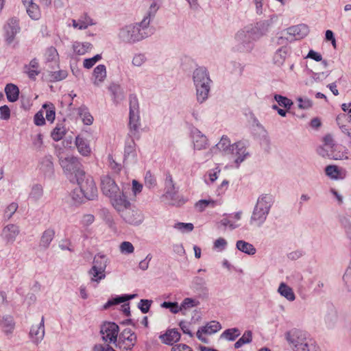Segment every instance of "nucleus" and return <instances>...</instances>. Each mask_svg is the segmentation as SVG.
I'll return each mask as SVG.
<instances>
[{
	"instance_id": "nucleus-1",
	"label": "nucleus",
	"mask_w": 351,
	"mask_h": 351,
	"mask_svg": "<svg viewBox=\"0 0 351 351\" xmlns=\"http://www.w3.org/2000/svg\"><path fill=\"white\" fill-rule=\"evenodd\" d=\"M158 8L156 2H152L141 22L121 27L117 33L119 40L124 44L134 45L149 37L152 34L149 24Z\"/></svg>"
},
{
	"instance_id": "nucleus-2",
	"label": "nucleus",
	"mask_w": 351,
	"mask_h": 351,
	"mask_svg": "<svg viewBox=\"0 0 351 351\" xmlns=\"http://www.w3.org/2000/svg\"><path fill=\"white\" fill-rule=\"evenodd\" d=\"M277 20L278 16L272 15L268 19L258 22L254 27H247L239 30L234 36L232 49L241 53L251 51L253 49V42L265 35Z\"/></svg>"
},
{
	"instance_id": "nucleus-3",
	"label": "nucleus",
	"mask_w": 351,
	"mask_h": 351,
	"mask_svg": "<svg viewBox=\"0 0 351 351\" xmlns=\"http://www.w3.org/2000/svg\"><path fill=\"white\" fill-rule=\"evenodd\" d=\"M274 204V198L270 194H262L258 196L253 208L250 224L256 228H261L267 221Z\"/></svg>"
},
{
	"instance_id": "nucleus-4",
	"label": "nucleus",
	"mask_w": 351,
	"mask_h": 351,
	"mask_svg": "<svg viewBox=\"0 0 351 351\" xmlns=\"http://www.w3.org/2000/svg\"><path fill=\"white\" fill-rule=\"evenodd\" d=\"M196 100L199 104L205 102L209 96L212 80L205 68L199 67L193 73Z\"/></svg>"
},
{
	"instance_id": "nucleus-5",
	"label": "nucleus",
	"mask_w": 351,
	"mask_h": 351,
	"mask_svg": "<svg viewBox=\"0 0 351 351\" xmlns=\"http://www.w3.org/2000/svg\"><path fill=\"white\" fill-rule=\"evenodd\" d=\"M56 154L59 159L60 165L67 178L71 181H74L80 177L84 176V171L78 158L74 156L64 157L63 149L59 148L56 149Z\"/></svg>"
},
{
	"instance_id": "nucleus-6",
	"label": "nucleus",
	"mask_w": 351,
	"mask_h": 351,
	"mask_svg": "<svg viewBox=\"0 0 351 351\" xmlns=\"http://www.w3.org/2000/svg\"><path fill=\"white\" fill-rule=\"evenodd\" d=\"M109 263L110 259L104 254H97L95 256L92 267L88 271L90 282L94 287L97 286L101 280L106 278V269Z\"/></svg>"
},
{
	"instance_id": "nucleus-7",
	"label": "nucleus",
	"mask_w": 351,
	"mask_h": 351,
	"mask_svg": "<svg viewBox=\"0 0 351 351\" xmlns=\"http://www.w3.org/2000/svg\"><path fill=\"white\" fill-rule=\"evenodd\" d=\"M285 337L290 348L298 351L310 337L301 330L292 328L285 333Z\"/></svg>"
},
{
	"instance_id": "nucleus-8",
	"label": "nucleus",
	"mask_w": 351,
	"mask_h": 351,
	"mask_svg": "<svg viewBox=\"0 0 351 351\" xmlns=\"http://www.w3.org/2000/svg\"><path fill=\"white\" fill-rule=\"evenodd\" d=\"M76 181L87 200H93L97 197V188L93 178L84 174V176L77 178Z\"/></svg>"
},
{
	"instance_id": "nucleus-9",
	"label": "nucleus",
	"mask_w": 351,
	"mask_h": 351,
	"mask_svg": "<svg viewBox=\"0 0 351 351\" xmlns=\"http://www.w3.org/2000/svg\"><path fill=\"white\" fill-rule=\"evenodd\" d=\"M130 121L129 126L130 133L132 135H135L138 133L140 124L139 117V106L138 101L136 97H130Z\"/></svg>"
},
{
	"instance_id": "nucleus-10",
	"label": "nucleus",
	"mask_w": 351,
	"mask_h": 351,
	"mask_svg": "<svg viewBox=\"0 0 351 351\" xmlns=\"http://www.w3.org/2000/svg\"><path fill=\"white\" fill-rule=\"evenodd\" d=\"M230 152L228 157L234 162L237 168L249 155L245 145L242 141L233 143Z\"/></svg>"
},
{
	"instance_id": "nucleus-11",
	"label": "nucleus",
	"mask_w": 351,
	"mask_h": 351,
	"mask_svg": "<svg viewBox=\"0 0 351 351\" xmlns=\"http://www.w3.org/2000/svg\"><path fill=\"white\" fill-rule=\"evenodd\" d=\"M3 29L5 41L8 45L12 44L16 35L21 29L19 19L16 17L8 19L3 25Z\"/></svg>"
},
{
	"instance_id": "nucleus-12",
	"label": "nucleus",
	"mask_w": 351,
	"mask_h": 351,
	"mask_svg": "<svg viewBox=\"0 0 351 351\" xmlns=\"http://www.w3.org/2000/svg\"><path fill=\"white\" fill-rule=\"evenodd\" d=\"M232 146V144H231L229 138L226 136H223L220 141L205 154V158L209 159L215 154H221L228 157V154L230 153Z\"/></svg>"
},
{
	"instance_id": "nucleus-13",
	"label": "nucleus",
	"mask_w": 351,
	"mask_h": 351,
	"mask_svg": "<svg viewBox=\"0 0 351 351\" xmlns=\"http://www.w3.org/2000/svg\"><path fill=\"white\" fill-rule=\"evenodd\" d=\"M119 326L112 322L104 324L101 328L102 339L108 343H115L117 340Z\"/></svg>"
},
{
	"instance_id": "nucleus-14",
	"label": "nucleus",
	"mask_w": 351,
	"mask_h": 351,
	"mask_svg": "<svg viewBox=\"0 0 351 351\" xmlns=\"http://www.w3.org/2000/svg\"><path fill=\"white\" fill-rule=\"evenodd\" d=\"M121 216L126 223L133 226L141 224L144 219L142 212L131 206L123 211Z\"/></svg>"
},
{
	"instance_id": "nucleus-15",
	"label": "nucleus",
	"mask_w": 351,
	"mask_h": 351,
	"mask_svg": "<svg viewBox=\"0 0 351 351\" xmlns=\"http://www.w3.org/2000/svg\"><path fill=\"white\" fill-rule=\"evenodd\" d=\"M101 188L103 193L108 197H115L120 189L115 181L109 176H103L101 178Z\"/></svg>"
},
{
	"instance_id": "nucleus-16",
	"label": "nucleus",
	"mask_w": 351,
	"mask_h": 351,
	"mask_svg": "<svg viewBox=\"0 0 351 351\" xmlns=\"http://www.w3.org/2000/svg\"><path fill=\"white\" fill-rule=\"evenodd\" d=\"M110 200L113 207L119 213L120 215L131 206L130 201L128 199L126 195L123 191L117 193L115 197H111Z\"/></svg>"
},
{
	"instance_id": "nucleus-17",
	"label": "nucleus",
	"mask_w": 351,
	"mask_h": 351,
	"mask_svg": "<svg viewBox=\"0 0 351 351\" xmlns=\"http://www.w3.org/2000/svg\"><path fill=\"white\" fill-rule=\"evenodd\" d=\"M136 337L130 330H125L118 341V347L123 351H131L136 342Z\"/></svg>"
},
{
	"instance_id": "nucleus-18",
	"label": "nucleus",
	"mask_w": 351,
	"mask_h": 351,
	"mask_svg": "<svg viewBox=\"0 0 351 351\" xmlns=\"http://www.w3.org/2000/svg\"><path fill=\"white\" fill-rule=\"evenodd\" d=\"M192 142L195 150L206 149L208 145V139L199 130L192 131Z\"/></svg>"
},
{
	"instance_id": "nucleus-19",
	"label": "nucleus",
	"mask_w": 351,
	"mask_h": 351,
	"mask_svg": "<svg viewBox=\"0 0 351 351\" xmlns=\"http://www.w3.org/2000/svg\"><path fill=\"white\" fill-rule=\"evenodd\" d=\"M45 336V318L41 317L40 323L37 326H32L30 332L29 337L32 341L35 344H38L43 339Z\"/></svg>"
},
{
	"instance_id": "nucleus-20",
	"label": "nucleus",
	"mask_w": 351,
	"mask_h": 351,
	"mask_svg": "<svg viewBox=\"0 0 351 351\" xmlns=\"http://www.w3.org/2000/svg\"><path fill=\"white\" fill-rule=\"evenodd\" d=\"M286 31L290 36H293L295 40H300L308 35L309 29L305 24H299L287 28Z\"/></svg>"
},
{
	"instance_id": "nucleus-21",
	"label": "nucleus",
	"mask_w": 351,
	"mask_h": 351,
	"mask_svg": "<svg viewBox=\"0 0 351 351\" xmlns=\"http://www.w3.org/2000/svg\"><path fill=\"white\" fill-rule=\"evenodd\" d=\"M19 233L20 228L15 224H8L3 229V237L7 243L12 244Z\"/></svg>"
},
{
	"instance_id": "nucleus-22",
	"label": "nucleus",
	"mask_w": 351,
	"mask_h": 351,
	"mask_svg": "<svg viewBox=\"0 0 351 351\" xmlns=\"http://www.w3.org/2000/svg\"><path fill=\"white\" fill-rule=\"evenodd\" d=\"M242 215L243 212L239 210L223 217L220 223L224 227H229L231 230L236 229L240 226V224L238 223L237 221L241 219Z\"/></svg>"
},
{
	"instance_id": "nucleus-23",
	"label": "nucleus",
	"mask_w": 351,
	"mask_h": 351,
	"mask_svg": "<svg viewBox=\"0 0 351 351\" xmlns=\"http://www.w3.org/2000/svg\"><path fill=\"white\" fill-rule=\"evenodd\" d=\"M107 71L104 64H99L93 72L92 81L95 86H100L106 79Z\"/></svg>"
},
{
	"instance_id": "nucleus-24",
	"label": "nucleus",
	"mask_w": 351,
	"mask_h": 351,
	"mask_svg": "<svg viewBox=\"0 0 351 351\" xmlns=\"http://www.w3.org/2000/svg\"><path fill=\"white\" fill-rule=\"evenodd\" d=\"M39 169L45 177H51L54 172L52 156L49 155L42 158L39 165Z\"/></svg>"
},
{
	"instance_id": "nucleus-25",
	"label": "nucleus",
	"mask_w": 351,
	"mask_h": 351,
	"mask_svg": "<svg viewBox=\"0 0 351 351\" xmlns=\"http://www.w3.org/2000/svg\"><path fill=\"white\" fill-rule=\"evenodd\" d=\"M71 25L80 30L86 29L89 26H92L95 24L93 19L90 18L87 14L82 15L78 19H72Z\"/></svg>"
},
{
	"instance_id": "nucleus-26",
	"label": "nucleus",
	"mask_w": 351,
	"mask_h": 351,
	"mask_svg": "<svg viewBox=\"0 0 351 351\" xmlns=\"http://www.w3.org/2000/svg\"><path fill=\"white\" fill-rule=\"evenodd\" d=\"M180 338V334L176 329L168 330L165 334L160 336V339L163 343L169 345L177 342L179 341Z\"/></svg>"
},
{
	"instance_id": "nucleus-27",
	"label": "nucleus",
	"mask_w": 351,
	"mask_h": 351,
	"mask_svg": "<svg viewBox=\"0 0 351 351\" xmlns=\"http://www.w3.org/2000/svg\"><path fill=\"white\" fill-rule=\"evenodd\" d=\"M277 291L282 297L289 302H293L295 300V295L293 289L285 282L280 283Z\"/></svg>"
},
{
	"instance_id": "nucleus-28",
	"label": "nucleus",
	"mask_w": 351,
	"mask_h": 351,
	"mask_svg": "<svg viewBox=\"0 0 351 351\" xmlns=\"http://www.w3.org/2000/svg\"><path fill=\"white\" fill-rule=\"evenodd\" d=\"M75 145L77 148L79 153L84 156H88L90 154L91 149L88 141L82 137L77 136L75 138Z\"/></svg>"
},
{
	"instance_id": "nucleus-29",
	"label": "nucleus",
	"mask_w": 351,
	"mask_h": 351,
	"mask_svg": "<svg viewBox=\"0 0 351 351\" xmlns=\"http://www.w3.org/2000/svg\"><path fill=\"white\" fill-rule=\"evenodd\" d=\"M29 1L30 2H23L26 7L27 13L32 19L38 20L41 16L39 7L36 3H33L32 0Z\"/></svg>"
},
{
	"instance_id": "nucleus-30",
	"label": "nucleus",
	"mask_w": 351,
	"mask_h": 351,
	"mask_svg": "<svg viewBox=\"0 0 351 351\" xmlns=\"http://www.w3.org/2000/svg\"><path fill=\"white\" fill-rule=\"evenodd\" d=\"M55 236V231L52 228L45 230L41 236L40 241V247L44 250L47 249Z\"/></svg>"
},
{
	"instance_id": "nucleus-31",
	"label": "nucleus",
	"mask_w": 351,
	"mask_h": 351,
	"mask_svg": "<svg viewBox=\"0 0 351 351\" xmlns=\"http://www.w3.org/2000/svg\"><path fill=\"white\" fill-rule=\"evenodd\" d=\"M163 197L172 206H179L184 203L183 197L179 195L178 190L170 193H165Z\"/></svg>"
},
{
	"instance_id": "nucleus-32",
	"label": "nucleus",
	"mask_w": 351,
	"mask_h": 351,
	"mask_svg": "<svg viewBox=\"0 0 351 351\" xmlns=\"http://www.w3.org/2000/svg\"><path fill=\"white\" fill-rule=\"evenodd\" d=\"M5 93L10 102H15L19 99V89L13 84H8L5 87Z\"/></svg>"
},
{
	"instance_id": "nucleus-33",
	"label": "nucleus",
	"mask_w": 351,
	"mask_h": 351,
	"mask_svg": "<svg viewBox=\"0 0 351 351\" xmlns=\"http://www.w3.org/2000/svg\"><path fill=\"white\" fill-rule=\"evenodd\" d=\"M236 248L248 255H254L256 252V250L254 246L243 240H239L236 243Z\"/></svg>"
},
{
	"instance_id": "nucleus-34",
	"label": "nucleus",
	"mask_w": 351,
	"mask_h": 351,
	"mask_svg": "<svg viewBox=\"0 0 351 351\" xmlns=\"http://www.w3.org/2000/svg\"><path fill=\"white\" fill-rule=\"evenodd\" d=\"M137 296L136 294H131V295H118L115 298H113L110 300H109L104 306V308L105 309L109 308L110 306L112 305L119 304L123 302H125L128 300H132L135 298Z\"/></svg>"
},
{
	"instance_id": "nucleus-35",
	"label": "nucleus",
	"mask_w": 351,
	"mask_h": 351,
	"mask_svg": "<svg viewBox=\"0 0 351 351\" xmlns=\"http://www.w3.org/2000/svg\"><path fill=\"white\" fill-rule=\"evenodd\" d=\"M38 62L36 59H33L30 61L28 65L25 66V73L31 79H35L36 77L40 73L38 70Z\"/></svg>"
},
{
	"instance_id": "nucleus-36",
	"label": "nucleus",
	"mask_w": 351,
	"mask_h": 351,
	"mask_svg": "<svg viewBox=\"0 0 351 351\" xmlns=\"http://www.w3.org/2000/svg\"><path fill=\"white\" fill-rule=\"evenodd\" d=\"M288 53L289 49L287 47H282L278 49L274 55L273 60L274 64L277 66L282 65L286 60Z\"/></svg>"
},
{
	"instance_id": "nucleus-37",
	"label": "nucleus",
	"mask_w": 351,
	"mask_h": 351,
	"mask_svg": "<svg viewBox=\"0 0 351 351\" xmlns=\"http://www.w3.org/2000/svg\"><path fill=\"white\" fill-rule=\"evenodd\" d=\"M136 158V152L135 149V143L134 141H131L128 143L124 150V158L125 160L133 161Z\"/></svg>"
},
{
	"instance_id": "nucleus-38",
	"label": "nucleus",
	"mask_w": 351,
	"mask_h": 351,
	"mask_svg": "<svg viewBox=\"0 0 351 351\" xmlns=\"http://www.w3.org/2000/svg\"><path fill=\"white\" fill-rule=\"evenodd\" d=\"M43 195V187L41 184H36L32 186L29 198L33 202H38Z\"/></svg>"
},
{
	"instance_id": "nucleus-39",
	"label": "nucleus",
	"mask_w": 351,
	"mask_h": 351,
	"mask_svg": "<svg viewBox=\"0 0 351 351\" xmlns=\"http://www.w3.org/2000/svg\"><path fill=\"white\" fill-rule=\"evenodd\" d=\"M92 48L90 43L75 42L73 44V51L77 55H84Z\"/></svg>"
},
{
	"instance_id": "nucleus-40",
	"label": "nucleus",
	"mask_w": 351,
	"mask_h": 351,
	"mask_svg": "<svg viewBox=\"0 0 351 351\" xmlns=\"http://www.w3.org/2000/svg\"><path fill=\"white\" fill-rule=\"evenodd\" d=\"M147 62V58L144 53H136L133 55L132 58V65L134 67H142Z\"/></svg>"
},
{
	"instance_id": "nucleus-41",
	"label": "nucleus",
	"mask_w": 351,
	"mask_h": 351,
	"mask_svg": "<svg viewBox=\"0 0 351 351\" xmlns=\"http://www.w3.org/2000/svg\"><path fill=\"white\" fill-rule=\"evenodd\" d=\"M14 319L10 315H5L3 317L1 326L6 334L12 333L14 328Z\"/></svg>"
},
{
	"instance_id": "nucleus-42",
	"label": "nucleus",
	"mask_w": 351,
	"mask_h": 351,
	"mask_svg": "<svg viewBox=\"0 0 351 351\" xmlns=\"http://www.w3.org/2000/svg\"><path fill=\"white\" fill-rule=\"evenodd\" d=\"M218 204L217 201H215L213 199H201L199 200L196 204H195V208L199 212L204 211L206 208L211 207L214 208L215 206H217Z\"/></svg>"
},
{
	"instance_id": "nucleus-43",
	"label": "nucleus",
	"mask_w": 351,
	"mask_h": 351,
	"mask_svg": "<svg viewBox=\"0 0 351 351\" xmlns=\"http://www.w3.org/2000/svg\"><path fill=\"white\" fill-rule=\"evenodd\" d=\"M77 110L80 117L85 125H90L93 123V117L86 107L81 106Z\"/></svg>"
},
{
	"instance_id": "nucleus-44",
	"label": "nucleus",
	"mask_w": 351,
	"mask_h": 351,
	"mask_svg": "<svg viewBox=\"0 0 351 351\" xmlns=\"http://www.w3.org/2000/svg\"><path fill=\"white\" fill-rule=\"evenodd\" d=\"M199 304V302L196 299L186 298L180 304L182 313L185 314V311L198 306Z\"/></svg>"
},
{
	"instance_id": "nucleus-45",
	"label": "nucleus",
	"mask_w": 351,
	"mask_h": 351,
	"mask_svg": "<svg viewBox=\"0 0 351 351\" xmlns=\"http://www.w3.org/2000/svg\"><path fill=\"white\" fill-rule=\"evenodd\" d=\"M221 328V325L218 322L211 321L202 328V331L204 334L212 335L219 331Z\"/></svg>"
},
{
	"instance_id": "nucleus-46",
	"label": "nucleus",
	"mask_w": 351,
	"mask_h": 351,
	"mask_svg": "<svg viewBox=\"0 0 351 351\" xmlns=\"http://www.w3.org/2000/svg\"><path fill=\"white\" fill-rule=\"evenodd\" d=\"M326 174L332 180L342 178L341 170L335 165H328L325 169Z\"/></svg>"
},
{
	"instance_id": "nucleus-47",
	"label": "nucleus",
	"mask_w": 351,
	"mask_h": 351,
	"mask_svg": "<svg viewBox=\"0 0 351 351\" xmlns=\"http://www.w3.org/2000/svg\"><path fill=\"white\" fill-rule=\"evenodd\" d=\"M298 351H321V349L316 341L311 337H309L302 348Z\"/></svg>"
},
{
	"instance_id": "nucleus-48",
	"label": "nucleus",
	"mask_w": 351,
	"mask_h": 351,
	"mask_svg": "<svg viewBox=\"0 0 351 351\" xmlns=\"http://www.w3.org/2000/svg\"><path fill=\"white\" fill-rule=\"evenodd\" d=\"M66 134V129L62 125H57L56 128L52 130L51 136L55 141L61 140Z\"/></svg>"
},
{
	"instance_id": "nucleus-49",
	"label": "nucleus",
	"mask_w": 351,
	"mask_h": 351,
	"mask_svg": "<svg viewBox=\"0 0 351 351\" xmlns=\"http://www.w3.org/2000/svg\"><path fill=\"white\" fill-rule=\"evenodd\" d=\"M43 108L45 110V117L48 121L53 123L56 117L55 107L52 104H45Z\"/></svg>"
},
{
	"instance_id": "nucleus-50",
	"label": "nucleus",
	"mask_w": 351,
	"mask_h": 351,
	"mask_svg": "<svg viewBox=\"0 0 351 351\" xmlns=\"http://www.w3.org/2000/svg\"><path fill=\"white\" fill-rule=\"evenodd\" d=\"M71 196L72 199L77 204H80L87 200L79 186L73 190Z\"/></svg>"
},
{
	"instance_id": "nucleus-51",
	"label": "nucleus",
	"mask_w": 351,
	"mask_h": 351,
	"mask_svg": "<svg viewBox=\"0 0 351 351\" xmlns=\"http://www.w3.org/2000/svg\"><path fill=\"white\" fill-rule=\"evenodd\" d=\"M67 71L65 70H59L57 71H50L49 73V78L51 81H60L67 77Z\"/></svg>"
},
{
	"instance_id": "nucleus-52",
	"label": "nucleus",
	"mask_w": 351,
	"mask_h": 351,
	"mask_svg": "<svg viewBox=\"0 0 351 351\" xmlns=\"http://www.w3.org/2000/svg\"><path fill=\"white\" fill-rule=\"evenodd\" d=\"M343 282L344 289L351 292V264L346 269L343 276Z\"/></svg>"
},
{
	"instance_id": "nucleus-53",
	"label": "nucleus",
	"mask_w": 351,
	"mask_h": 351,
	"mask_svg": "<svg viewBox=\"0 0 351 351\" xmlns=\"http://www.w3.org/2000/svg\"><path fill=\"white\" fill-rule=\"evenodd\" d=\"M274 99L277 101L279 106L285 108L289 109L293 105V102L291 99L280 95H275Z\"/></svg>"
},
{
	"instance_id": "nucleus-54",
	"label": "nucleus",
	"mask_w": 351,
	"mask_h": 351,
	"mask_svg": "<svg viewBox=\"0 0 351 351\" xmlns=\"http://www.w3.org/2000/svg\"><path fill=\"white\" fill-rule=\"evenodd\" d=\"M240 335L239 330L237 328H230L226 330L221 335V337L229 341L234 340Z\"/></svg>"
},
{
	"instance_id": "nucleus-55",
	"label": "nucleus",
	"mask_w": 351,
	"mask_h": 351,
	"mask_svg": "<svg viewBox=\"0 0 351 351\" xmlns=\"http://www.w3.org/2000/svg\"><path fill=\"white\" fill-rule=\"evenodd\" d=\"M45 56L47 62H56L58 59V53L55 47H50L47 49Z\"/></svg>"
},
{
	"instance_id": "nucleus-56",
	"label": "nucleus",
	"mask_w": 351,
	"mask_h": 351,
	"mask_svg": "<svg viewBox=\"0 0 351 351\" xmlns=\"http://www.w3.org/2000/svg\"><path fill=\"white\" fill-rule=\"evenodd\" d=\"M252 341L251 331H246L243 336L234 343L235 348H239L243 345L250 343Z\"/></svg>"
},
{
	"instance_id": "nucleus-57",
	"label": "nucleus",
	"mask_w": 351,
	"mask_h": 351,
	"mask_svg": "<svg viewBox=\"0 0 351 351\" xmlns=\"http://www.w3.org/2000/svg\"><path fill=\"white\" fill-rule=\"evenodd\" d=\"M177 190L172 176L170 174H167L165 180V193H170Z\"/></svg>"
},
{
	"instance_id": "nucleus-58",
	"label": "nucleus",
	"mask_w": 351,
	"mask_h": 351,
	"mask_svg": "<svg viewBox=\"0 0 351 351\" xmlns=\"http://www.w3.org/2000/svg\"><path fill=\"white\" fill-rule=\"evenodd\" d=\"M174 228L181 231L182 232H190L193 228L194 226L191 223H182L178 222L173 226Z\"/></svg>"
},
{
	"instance_id": "nucleus-59",
	"label": "nucleus",
	"mask_w": 351,
	"mask_h": 351,
	"mask_svg": "<svg viewBox=\"0 0 351 351\" xmlns=\"http://www.w3.org/2000/svg\"><path fill=\"white\" fill-rule=\"evenodd\" d=\"M119 250L123 254H130L134 252V247L132 243L123 241L119 245Z\"/></svg>"
},
{
	"instance_id": "nucleus-60",
	"label": "nucleus",
	"mask_w": 351,
	"mask_h": 351,
	"mask_svg": "<svg viewBox=\"0 0 351 351\" xmlns=\"http://www.w3.org/2000/svg\"><path fill=\"white\" fill-rule=\"evenodd\" d=\"M101 59V56L100 54H97L93 58L84 59L83 66L87 69H91Z\"/></svg>"
},
{
	"instance_id": "nucleus-61",
	"label": "nucleus",
	"mask_w": 351,
	"mask_h": 351,
	"mask_svg": "<svg viewBox=\"0 0 351 351\" xmlns=\"http://www.w3.org/2000/svg\"><path fill=\"white\" fill-rule=\"evenodd\" d=\"M298 106L300 109L308 110L312 107L313 102L307 97H298L297 99Z\"/></svg>"
},
{
	"instance_id": "nucleus-62",
	"label": "nucleus",
	"mask_w": 351,
	"mask_h": 351,
	"mask_svg": "<svg viewBox=\"0 0 351 351\" xmlns=\"http://www.w3.org/2000/svg\"><path fill=\"white\" fill-rule=\"evenodd\" d=\"M161 306L169 308L170 311L175 314L182 312L181 307L178 305V302H164L161 304Z\"/></svg>"
},
{
	"instance_id": "nucleus-63",
	"label": "nucleus",
	"mask_w": 351,
	"mask_h": 351,
	"mask_svg": "<svg viewBox=\"0 0 351 351\" xmlns=\"http://www.w3.org/2000/svg\"><path fill=\"white\" fill-rule=\"evenodd\" d=\"M43 145V136L42 134H38L32 137V146L33 148L39 151L41 149Z\"/></svg>"
},
{
	"instance_id": "nucleus-64",
	"label": "nucleus",
	"mask_w": 351,
	"mask_h": 351,
	"mask_svg": "<svg viewBox=\"0 0 351 351\" xmlns=\"http://www.w3.org/2000/svg\"><path fill=\"white\" fill-rule=\"evenodd\" d=\"M227 245V241L225 239L220 237L215 241L213 243V248L218 252H221L226 249Z\"/></svg>"
}]
</instances>
